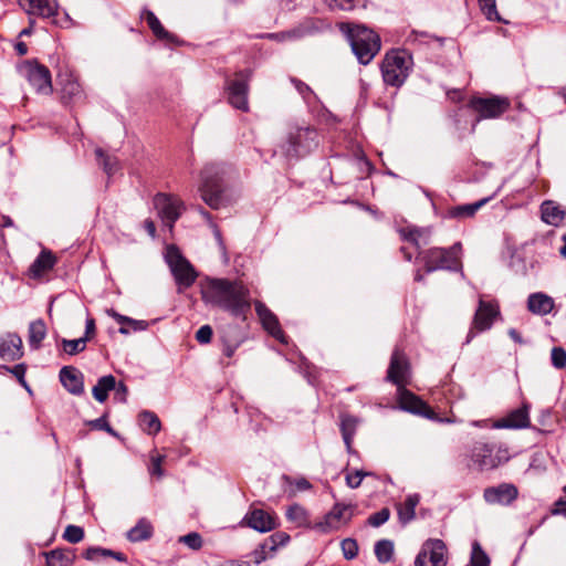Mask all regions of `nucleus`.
<instances>
[{"label":"nucleus","instance_id":"1","mask_svg":"<svg viewBox=\"0 0 566 566\" xmlns=\"http://www.w3.org/2000/svg\"><path fill=\"white\" fill-rule=\"evenodd\" d=\"M206 305L221 308L237 318L245 319L251 308L250 292L240 282L207 277L200 284Z\"/></svg>","mask_w":566,"mask_h":566},{"label":"nucleus","instance_id":"2","mask_svg":"<svg viewBox=\"0 0 566 566\" xmlns=\"http://www.w3.org/2000/svg\"><path fill=\"white\" fill-rule=\"evenodd\" d=\"M226 166L220 163H208L200 171L198 191L201 199L211 209L217 210L226 203Z\"/></svg>","mask_w":566,"mask_h":566},{"label":"nucleus","instance_id":"3","mask_svg":"<svg viewBox=\"0 0 566 566\" xmlns=\"http://www.w3.org/2000/svg\"><path fill=\"white\" fill-rule=\"evenodd\" d=\"M472 465L479 471H490L511 459L510 450L504 443L475 442L469 453Z\"/></svg>","mask_w":566,"mask_h":566},{"label":"nucleus","instance_id":"4","mask_svg":"<svg viewBox=\"0 0 566 566\" xmlns=\"http://www.w3.org/2000/svg\"><path fill=\"white\" fill-rule=\"evenodd\" d=\"M412 57L406 50L388 52L381 64V74L387 85L400 87L409 76Z\"/></svg>","mask_w":566,"mask_h":566},{"label":"nucleus","instance_id":"5","mask_svg":"<svg viewBox=\"0 0 566 566\" xmlns=\"http://www.w3.org/2000/svg\"><path fill=\"white\" fill-rule=\"evenodd\" d=\"M350 46L359 63L366 65L380 50V38L373 30L354 25L348 29Z\"/></svg>","mask_w":566,"mask_h":566},{"label":"nucleus","instance_id":"6","mask_svg":"<svg viewBox=\"0 0 566 566\" xmlns=\"http://www.w3.org/2000/svg\"><path fill=\"white\" fill-rule=\"evenodd\" d=\"M460 252L461 243H455L449 249L432 248L420 252L419 258L423 262L427 273L437 270L458 271L461 270V266L453 264L458 262Z\"/></svg>","mask_w":566,"mask_h":566},{"label":"nucleus","instance_id":"7","mask_svg":"<svg viewBox=\"0 0 566 566\" xmlns=\"http://www.w3.org/2000/svg\"><path fill=\"white\" fill-rule=\"evenodd\" d=\"M165 260L175 277L179 291L188 289L195 283L197 273L176 245L167 247Z\"/></svg>","mask_w":566,"mask_h":566},{"label":"nucleus","instance_id":"8","mask_svg":"<svg viewBox=\"0 0 566 566\" xmlns=\"http://www.w3.org/2000/svg\"><path fill=\"white\" fill-rule=\"evenodd\" d=\"M317 146V134L312 127H297L290 132L286 143L282 146L284 154L290 158L307 155Z\"/></svg>","mask_w":566,"mask_h":566},{"label":"nucleus","instance_id":"9","mask_svg":"<svg viewBox=\"0 0 566 566\" xmlns=\"http://www.w3.org/2000/svg\"><path fill=\"white\" fill-rule=\"evenodd\" d=\"M18 2L29 17L51 19L52 23L60 27H69L72 23L67 12L63 13V19H56L60 9L57 0H18Z\"/></svg>","mask_w":566,"mask_h":566},{"label":"nucleus","instance_id":"10","mask_svg":"<svg viewBox=\"0 0 566 566\" xmlns=\"http://www.w3.org/2000/svg\"><path fill=\"white\" fill-rule=\"evenodd\" d=\"M500 315V306L496 301H484L479 297L478 308L475 311L472 325L468 332L465 344H470L478 333L489 331L494 319Z\"/></svg>","mask_w":566,"mask_h":566},{"label":"nucleus","instance_id":"11","mask_svg":"<svg viewBox=\"0 0 566 566\" xmlns=\"http://www.w3.org/2000/svg\"><path fill=\"white\" fill-rule=\"evenodd\" d=\"M153 202L163 224L172 231L175 222L185 210L184 201L175 195L159 192L154 197Z\"/></svg>","mask_w":566,"mask_h":566},{"label":"nucleus","instance_id":"12","mask_svg":"<svg viewBox=\"0 0 566 566\" xmlns=\"http://www.w3.org/2000/svg\"><path fill=\"white\" fill-rule=\"evenodd\" d=\"M250 71L243 70L235 73L233 80L227 82L228 102L237 109L242 112L249 111L248 92H249Z\"/></svg>","mask_w":566,"mask_h":566},{"label":"nucleus","instance_id":"13","mask_svg":"<svg viewBox=\"0 0 566 566\" xmlns=\"http://www.w3.org/2000/svg\"><path fill=\"white\" fill-rule=\"evenodd\" d=\"M20 73L40 94H51L52 82L49 69L35 61H27L20 66Z\"/></svg>","mask_w":566,"mask_h":566},{"label":"nucleus","instance_id":"14","mask_svg":"<svg viewBox=\"0 0 566 566\" xmlns=\"http://www.w3.org/2000/svg\"><path fill=\"white\" fill-rule=\"evenodd\" d=\"M510 101L506 97H473L470 107L479 114L478 119L496 118L510 108Z\"/></svg>","mask_w":566,"mask_h":566},{"label":"nucleus","instance_id":"15","mask_svg":"<svg viewBox=\"0 0 566 566\" xmlns=\"http://www.w3.org/2000/svg\"><path fill=\"white\" fill-rule=\"evenodd\" d=\"M447 547L441 539H428L418 553L415 566H446Z\"/></svg>","mask_w":566,"mask_h":566},{"label":"nucleus","instance_id":"16","mask_svg":"<svg viewBox=\"0 0 566 566\" xmlns=\"http://www.w3.org/2000/svg\"><path fill=\"white\" fill-rule=\"evenodd\" d=\"M386 379L396 385L397 388L405 387L409 382L410 365L408 358L399 348H395L391 354Z\"/></svg>","mask_w":566,"mask_h":566},{"label":"nucleus","instance_id":"17","mask_svg":"<svg viewBox=\"0 0 566 566\" xmlns=\"http://www.w3.org/2000/svg\"><path fill=\"white\" fill-rule=\"evenodd\" d=\"M356 505L336 503L332 510L325 515L324 521L317 524L323 532L338 530L340 526L349 523L354 515Z\"/></svg>","mask_w":566,"mask_h":566},{"label":"nucleus","instance_id":"18","mask_svg":"<svg viewBox=\"0 0 566 566\" xmlns=\"http://www.w3.org/2000/svg\"><path fill=\"white\" fill-rule=\"evenodd\" d=\"M518 496V490L513 483H500L489 486L483 492V499L491 505H511Z\"/></svg>","mask_w":566,"mask_h":566},{"label":"nucleus","instance_id":"19","mask_svg":"<svg viewBox=\"0 0 566 566\" xmlns=\"http://www.w3.org/2000/svg\"><path fill=\"white\" fill-rule=\"evenodd\" d=\"M255 312L263 328L282 344H287V338L281 328L276 315L260 301L254 303Z\"/></svg>","mask_w":566,"mask_h":566},{"label":"nucleus","instance_id":"20","mask_svg":"<svg viewBox=\"0 0 566 566\" xmlns=\"http://www.w3.org/2000/svg\"><path fill=\"white\" fill-rule=\"evenodd\" d=\"M531 424L530 420V406L523 403L507 413L506 417L499 419L491 423L493 429H524Z\"/></svg>","mask_w":566,"mask_h":566},{"label":"nucleus","instance_id":"21","mask_svg":"<svg viewBox=\"0 0 566 566\" xmlns=\"http://www.w3.org/2000/svg\"><path fill=\"white\" fill-rule=\"evenodd\" d=\"M397 391L400 409L415 415L432 418L430 409L419 397L407 390L405 387L397 388Z\"/></svg>","mask_w":566,"mask_h":566},{"label":"nucleus","instance_id":"22","mask_svg":"<svg viewBox=\"0 0 566 566\" xmlns=\"http://www.w3.org/2000/svg\"><path fill=\"white\" fill-rule=\"evenodd\" d=\"M60 381L63 387L72 395L80 396L84 392L83 374L73 366H64L61 368Z\"/></svg>","mask_w":566,"mask_h":566},{"label":"nucleus","instance_id":"23","mask_svg":"<svg viewBox=\"0 0 566 566\" xmlns=\"http://www.w3.org/2000/svg\"><path fill=\"white\" fill-rule=\"evenodd\" d=\"M248 526L260 532L266 533L275 528L276 523L274 516L261 509H254L244 516Z\"/></svg>","mask_w":566,"mask_h":566},{"label":"nucleus","instance_id":"24","mask_svg":"<svg viewBox=\"0 0 566 566\" xmlns=\"http://www.w3.org/2000/svg\"><path fill=\"white\" fill-rule=\"evenodd\" d=\"M23 355L22 339L15 333H8L0 337V357L4 360H17Z\"/></svg>","mask_w":566,"mask_h":566},{"label":"nucleus","instance_id":"25","mask_svg":"<svg viewBox=\"0 0 566 566\" xmlns=\"http://www.w3.org/2000/svg\"><path fill=\"white\" fill-rule=\"evenodd\" d=\"M491 199H492V196L483 198L481 200H478L473 203H467V205L451 207L447 210L446 218L457 219V220H464L468 218H472Z\"/></svg>","mask_w":566,"mask_h":566},{"label":"nucleus","instance_id":"26","mask_svg":"<svg viewBox=\"0 0 566 566\" xmlns=\"http://www.w3.org/2000/svg\"><path fill=\"white\" fill-rule=\"evenodd\" d=\"M541 213H542V220L554 227H558L562 224L564 219L566 218V211L562 209L559 205H557L554 201H544L541 205Z\"/></svg>","mask_w":566,"mask_h":566},{"label":"nucleus","instance_id":"27","mask_svg":"<svg viewBox=\"0 0 566 566\" xmlns=\"http://www.w3.org/2000/svg\"><path fill=\"white\" fill-rule=\"evenodd\" d=\"M553 307V298L544 293H533L527 298V308L534 314L546 315L552 312Z\"/></svg>","mask_w":566,"mask_h":566},{"label":"nucleus","instance_id":"28","mask_svg":"<svg viewBox=\"0 0 566 566\" xmlns=\"http://www.w3.org/2000/svg\"><path fill=\"white\" fill-rule=\"evenodd\" d=\"M56 258L51 251L43 250L30 266V273L33 277H41L44 273L53 269Z\"/></svg>","mask_w":566,"mask_h":566},{"label":"nucleus","instance_id":"29","mask_svg":"<svg viewBox=\"0 0 566 566\" xmlns=\"http://www.w3.org/2000/svg\"><path fill=\"white\" fill-rule=\"evenodd\" d=\"M359 419L350 415L340 416V432L348 452H352L353 439L356 434Z\"/></svg>","mask_w":566,"mask_h":566},{"label":"nucleus","instance_id":"30","mask_svg":"<svg viewBox=\"0 0 566 566\" xmlns=\"http://www.w3.org/2000/svg\"><path fill=\"white\" fill-rule=\"evenodd\" d=\"M420 502V495L417 493L409 494L403 503L397 506L398 517L401 524L406 525L416 516V507Z\"/></svg>","mask_w":566,"mask_h":566},{"label":"nucleus","instance_id":"31","mask_svg":"<svg viewBox=\"0 0 566 566\" xmlns=\"http://www.w3.org/2000/svg\"><path fill=\"white\" fill-rule=\"evenodd\" d=\"M142 18L146 20L149 29L153 31V33L156 35L159 40H165L168 42H175L176 36L171 33H169L160 23L158 18L155 15V13L150 10L145 9L143 11Z\"/></svg>","mask_w":566,"mask_h":566},{"label":"nucleus","instance_id":"32","mask_svg":"<svg viewBox=\"0 0 566 566\" xmlns=\"http://www.w3.org/2000/svg\"><path fill=\"white\" fill-rule=\"evenodd\" d=\"M115 386L116 379L113 375L102 376L93 387L92 395L98 402H104L108 397V392L114 390Z\"/></svg>","mask_w":566,"mask_h":566},{"label":"nucleus","instance_id":"33","mask_svg":"<svg viewBox=\"0 0 566 566\" xmlns=\"http://www.w3.org/2000/svg\"><path fill=\"white\" fill-rule=\"evenodd\" d=\"M46 336V325L43 319H35L29 325L28 342L32 349H39Z\"/></svg>","mask_w":566,"mask_h":566},{"label":"nucleus","instance_id":"34","mask_svg":"<svg viewBox=\"0 0 566 566\" xmlns=\"http://www.w3.org/2000/svg\"><path fill=\"white\" fill-rule=\"evenodd\" d=\"M139 426L148 434H157L161 429L159 418L151 411H143L139 413Z\"/></svg>","mask_w":566,"mask_h":566},{"label":"nucleus","instance_id":"35","mask_svg":"<svg viewBox=\"0 0 566 566\" xmlns=\"http://www.w3.org/2000/svg\"><path fill=\"white\" fill-rule=\"evenodd\" d=\"M153 534V527L149 522L142 518L134 527L127 532V538L130 542H142L148 539Z\"/></svg>","mask_w":566,"mask_h":566},{"label":"nucleus","instance_id":"36","mask_svg":"<svg viewBox=\"0 0 566 566\" xmlns=\"http://www.w3.org/2000/svg\"><path fill=\"white\" fill-rule=\"evenodd\" d=\"M286 517L297 527H302L308 524L307 511L300 504H292L289 506L286 510Z\"/></svg>","mask_w":566,"mask_h":566},{"label":"nucleus","instance_id":"37","mask_svg":"<svg viewBox=\"0 0 566 566\" xmlns=\"http://www.w3.org/2000/svg\"><path fill=\"white\" fill-rule=\"evenodd\" d=\"M374 552L377 560L381 564H386L392 558L394 543L390 539H380L376 542Z\"/></svg>","mask_w":566,"mask_h":566},{"label":"nucleus","instance_id":"38","mask_svg":"<svg viewBox=\"0 0 566 566\" xmlns=\"http://www.w3.org/2000/svg\"><path fill=\"white\" fill-rule=\"evenodd\" d=\"M72 563V556L70 553H65L61 549H53L46 553L48 566H69Z\"/></svg>","mask_w":566,"mask_h":566},{"label":"nucleus","instance_id":"39","mask_svg":"<svg viewBox=\"0 0 566 566\" xmlns=\"http://www.w3.org/2000/svg\"><path fill=\"white\" fill-rule=\"evenodd\" d=\"M479 7L482 11V13L485 15V18L489 21H497V22H504L501 15L499 14L496 10V1L495 0H478Z\"/></svg>","mask_w":566,"mask_h":566},{"label":"nucleus","instance_id":"40","mask_svg":"<svg viewBox=\"0 0 566 566\" xmlns=\"http://www.w3.org/2000/svg\"><path fill=\"white\" fill-rule=\"evenodd\" d=\"M470 563L471 566H490V558L478 541L472 543Z\"/></svg>","mask_w":566,"mask_h":566},{"label":"nucleus","instance_id":"41","mask_svg":"<svg viewBox=\"0 0 566 566\" xmlns=\"http://www.w3.org/2000/svg\"><path fill=\"white\" fill-rule=\"evenodd\" d=\"M291 83L294 85L295 90L303 97L306 104L312 105L317 99V96L306 83L295 77L291 78Z\"/></svg>","mask_w":566,"mask_h":566},{"label":"nucleus","instance_id":"42","mask_svg":"<svg viewBox=\"0 0 566 566\" xmlns=\"http://www.w3.org/2000/svg\"><path fill=\"white\" fill-rule=\"evenodd\" d=\"M86 344L87 337H80L77 339H62L64 352L71 356L82 353L86 348Z\"/></svg>","mask_w":566,"mask_h":566},{"label":"nucleus","instance_id":"43","mask_svg":"<svg viewBox=\"0 0 566 566\" xmlns=\"http://www.w3.org/2000/svg\"><path fill=\"white\" fill-rule=\"evenodd\" d=\"M96 157L101 160L104 171L111 177L118 170V160L104 154L101 148L95 150Z\"/></svg>","mask_w":566,"mask_h":566},{"label":"nucleus","instance_id":"44","mask_svg":"<svg viewBox=\"0 0 566 566\" xmlns=\"http://www.w3.org/2000/svg\"><path fill=\"white\" fill-rule=\"evenodd\" d=\"M331 10L349 11L355 9L360 0H323Z\"/></svg>","mask_w":566,"mask_h":566},{"label":"nucleus","instance_id":"45","mask_svg":"<svg viewBox=\"0 0 566 566\" xmlns=\"http://www.w3.org/2000/svg\"><path fill=\"white\" fill-rule=\"evenodd\" d=\"M290 535L284 532H276L265 539L270 546V552H275L279 547L289 543Z\"/></svg>","mask_w":566,"mask_h":566},{"label":"nucleus","instance_id":"46","mask_svg":"<svg viewBox=\"0 0 566 566\" xmlns=\"http://www.w3.org/2000/svg\"><path fill=\"white\" fill-rule=\"evenodd\" d=\"M63 538L71 544L80 543L84 538V530L76 525H67Z\"/></svg>","mask_w":566,"mask_h":566},{"label":"nucleus","instance_id":"47","mask_svg":"<svg viewBox=\"0 0 566 566\" xmlns=\"http://www.w3.org/2000/svg\"><path fill=\"white\" fill-rule=\"evenodd\" d=\"M340 547L345 559H354L358 554V544L354 538L343 539Z\"/></svg>","mask_w":566,"mask_h":566},{"label":"nucleus","instance_id":"48","mask_svg":"<svg viewBox=\"0 0 566 566\" xmlns=\"http://www.w3.org/2000/svg\"><path fill=\"white\" fill-rule=\"evenodd\" d=\"M389 517H390V510L388 507H382L378 512L371 514L368 517L367 523H368V525H370L373 527H379L382 524H385L389 520Z\"/></svg>","mask_w":566,"mask_h":566},{"label":"nucleus","instance_id":"49","mask_svg":"<svg viewBox=\"0 0 566 566\" xmlns=\"http://www.w3.org/2000/svg\"><path fill=\"white\" fill-rule=\"evenodd\" d=\"M180 543H184L186 546L193 551H198L202 547V537L197 532L188 533L179 538Z\"/></svg>","mask_w":566,"mask_h":566},{"label":"nucleus","instance_id":"50","mask_svg":"<svg viewBox=\"0 0 566 566\" xmlns=\"http://www.w3.org/2000/svg\"><path fill=\"white\" fill-rule=\"evenodd\" d=\"M552 365L557 369L566 367V350L563 347H553L551 353Z\"/></svg>","mask_w":566,"mask_h":566},{"label":"nucleus","instance_id":"51","mask_svg":"<svg viewBox=\"0 0 566 566\" xmlns=\"http://www.w3.org/2000/svg\"><path fill=\"white\" fill-rule=\"evenodd\" d=\"M423 230L418 228L403 229L400 234L403 240L411 242L417 249L420 248L419 239L422 235Z\"/></svg>","mask_w":566,"mask_h":566},{"label":"nucleus","instance_id":"52","mask_svg":"<svg viewBox=\"0 0 566 566\" xmlns=\"http://www.w3.org/2000/svg\"><path fill=\"white\" fill-rule=\"evenodd\" d=\"M271 553L270 546L264 541L251 553V557L255 564H260L265 560Z\"/></svg>","mask_w":566,"mask_h":566},{"label":"nucleus","instance_id":"53","mask_svg":"<svg viewBox=\"0 0 566 566\" xmlns=\"http://www.w3.org/2000/svg\"><path fill=\"white\" fill-rule=\"evenodd\" d=\"M369 473L365 472L363 470H356L354 473L346 474V484L350 489H357L365 476H367Z\"/></svg>","mask_w":566,"mask_h":566},{"label":"nucleus","instance_id":"54","mask_svg":"<svg viewBox=\"0 0 566 566\" xmlns=\"http://www.w3.org/2000/svg\"><path fill=\"white\" fill-rule=\"evenodd\" d=\"M87 424L95 430H104L113 436H116L114 429L109 426L106 416H102L97 419L90 420Z\"/></svg>","mask_w":566,"mask_h":566},{"label":"nucleus","instance_id":"55","mask_svg":"<svg viewBox=\"0 0 566 566\" xmlns=\"http://www.w3.org/2000/svg\"><path fill=\"white\" fill-rule=\"evenodd\" d=\"M212 328L210 325H202L197 332H196V339L200 344H208L211 342L212 338Z\"/></svg>","mask_w":566,"mask_h":566},{"label":"nucleus","instance_id":"56","mask_svg":"<svg viewBox=\"0 0 566 566\" xmlns=\"http://www.w3.org/2000/svg\"><path fill=\"white\" fill-rule=\"evenodd\" d=\"M165 460V455H151V467L150 474L161 478L164 475V470L161 469V463Z\"/></svg>","mask_w":566,"mask_h":566},{"label":"nucleus","instance_id":"57","mask_svg":"<svg viewBox=\"0 0 566 566\" xmlns=\"http://www.w3.org/2000/svg\"><path fill=\"white\" fill-rule=\"evenodd\" d=\"M8 370L10 373H12L17 379L19 380V382L30 391V387L28 385V382L25 381V366L23 364H19V365H15L13 366L12 368H8Z\"/></svg>","mask_w":566,"mask_h":566},{"label":"nucleus","instance_id":"58","mask_svg":"<svg viewBox=\"0 0 566 566\" xmlns=\"http://www.w3.org/2000/svg\"><path fill=\"white\" fill-rule=\"evenodd\" d=\"M63 92L65 95H69L71 98L77 96L81 93V86L75 81H69L63 86Z\"/></svg>","mask_w":566,"mask_h":566},{"label":"nucleus","instance_id":"59","mask_svg":"<svg viewBox=\"0 0 566 566\" xmlns=\"http://www.w3.org/2000/svg\"><path fill=\"white\" fill-rule=\"evenodd\" d=\"M114 390H115V399L120 402H126L127 394H128L127 386L122 381L119 384L116 382Z\"/></svg>","mask_w":566,"mask_h":566},{"label":"nucleus","instance_id":"60","mask_svg":"<svg viewBox=\"0 0 566 566\" xmlns=\"http://www.w3.org/2000/svg\"><path fill=\"white\" fill-rule=\"evenodd\" d=\"M240 342H228L223 340L222 353L226 357L230 358L234 355L235 350L239 348Z\"/></svg>","mask_w":566,"mask_h":566},{"label":"nucleus","instance_id":"61","mask_svg":"<svg viewBox=\"0 0 566 566\" xmlns=\"http://www.w3.org/2000/svg\"><path fill=\"white\" fill-rule=\"evenodd\" d=\"M95 334V321L93 318H87L85 323V334L83 337H87V342Z\"/></svg>","mask_w":566,"mask_h":566},{"label":"nucleus","instance_id":"62","mask_svg":"<svg viewBox=\"0 0 566 566\" xmlns=\"http://www.w3.org/2000/svg\"><path fill=\"white\" fill-rule=\"evenodd\" d=\"M85 558L88 560H96L101 557V547H90L86 549L84 554Z\"/></svg>","mask_w":566,"mask_h":566},{"label":"nucleus","instance_id":"63","mask_svg":"<svg viewBox=\"0 0 566 566\" xmlns=\"http://www.w3.org/2000/svg\"><path fill=\"white\" fill-rule=\"evenodd\" d=\"M294 485L297 491H307L312 488V484L305 478H300L294 481Z\"/></svg>","mask_w":566,"mask_h":566},{"label":"nucleus","instance_id":"64","mask_svg":"<svg viewBox=\"0 0 566 566\" xmlns=\"http://www.w3.org/2000/svg\"><path fill=\"white\" fill-rule=\"evenodd\" d=\"M144 228L151 238L156 237V226L153 220L146 219L144 221Z\"/></svg>","mask_w":566,"mask_h":566}]
</instances>
